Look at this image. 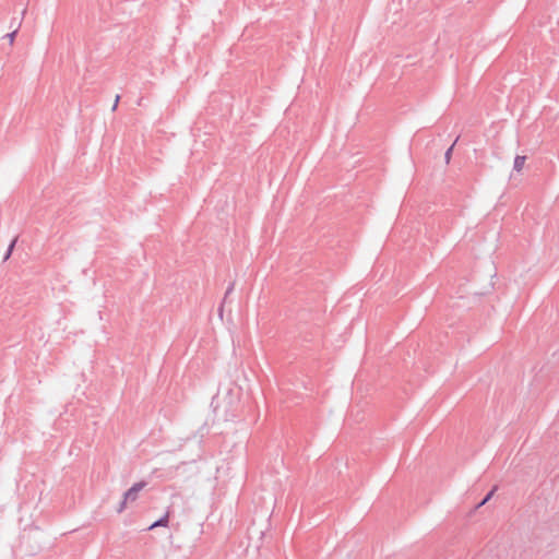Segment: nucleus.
<instances>
[{
    "label": "nucleus",
    "instance_id": "nucleus-4",
    "mask_svg": "<svg viewBox=\"0 0 559 559\" xmlns=\"http://www.w3.org/2000/svg\"><path fill=\"white\" fill-rule=\"evenodd\" d=\"M492 493H493V491H490V492L486 496V498L481 501L480 506L485 504V503H486V502L491 498Z\"/></svg>",
    "mask_w": 559,
    "mask_h": 559
},
{
    "label": "nucleus",
    "instance_id": "nucleus-6",
    "mask_svg": "<svg viewBox=\"0 0 559 559\" xmlns=\"http://www.w3.org/2000/svg\"><path fill=\"white\" fill-rule=\"evenodd\" d=\"M9 39H10V41H11V43L13 41V39H14V33L10 34Z\"/></svg>",
    "mask_w": 559,
    "mask_h": 559
},
{
    "label": "nucleus",
    "instance_id": "nucleus-2",
    "mask_svg": "<svg viewBox=\"0 0 559 559\" xmlns=\"http://www.w3.org/2000/svg\"><path fill=\"white\" fill-rule=\"evenodd\" d=\"M525 162H526V157L525 156L518 155L514 158V163H513L514 170L518 171V173H521L523 170V168H524Z\"/></svg>",
    "mask_w": 559,
    "mask_h": 559
},
{
    "label": "nucleus",
    "instance_id": "nucleus-3",
    "mask_svg": "<svg viewBox=\"0 0 559 559\" xmlns=\"http://www.w3.org/2000/svg\"><path fill=\"white\" fill-rule=\"evenodd\" d=\"M168 519H169V512L167 511L166 514L160 520H158V521L154 522L152 525H150L148 530H153L157 526H167Z\"/></svg>",
    "mask_w": 559,
    "mask_h": 559
},
{
    "label": "nucleus",
    "instance_id": "nucleus-5",
    "mask_svg": "<svg viewBox=\"0 0 559 559\" xmlns=\"http://www.w3.org/2000/svg\"><path fill=\"white\" fill-rule=\"evenodd\" d=\"M452 147H450L445 154L447 160L450 159Z\"/></svg>",
    "mask_w": 559,
    "mask_h": 559
},
{
    "label": "nucleus",
    "instance_id": "nucleus-1",
    "mask_svg": "<svg viewBox=\"0 0 559 559\" xmlns=\"http://www.w3.org/2000/svg\"><path fill=\"white\" fill-rule=\"evenodd\" d=\"M146 486L144 481H139L134 484L126 493L123 495V500L120 503L118 512H122L129 502H133L138 499L140 491Z\"/></svg>",
    "mask_w": 559,
    "mask_h": 559
},
{
    "label": "nucleus",
    "instance_id": "nucleus-7",
    "mask_svg": "<svg viewBox=\"0 0 559 559\" xmlns=\"http://www.w3.org/2000/svg\"><path fill=\"white\" fill-rule=\"evenodd\" d=\"M118 100H119V96L116 97V104H115L114 108H116Z\"/></svg>",
    "mask_w": 559,
    "mask_h": 559
}]
</instances>
